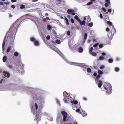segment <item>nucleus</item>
I'll return each mask as SVG.
<instances>
[{
	"label": "nucleus",
	"instance_id": "nucleus-1",
	"mask_svg": "<svg viewBox=\"0 0 124 124\" xmlns=\"http://www.w3.org/2000/svg\"><path fill=\"white\" fill-rule=\"evenodd\" d=\"M20 24L19 20H16L12 24L9 29V31H12L13 30V31H12L13 32V31L14 32L15 31V32H16L17 31V28Z\"/></svg>",
	"mask_w": 124,
	"mask_h": 124
},
{
	"label": "nucleus",
	"instance_id": "nucleus-2",
	"mask_svg": "<svg viewBox=\"0 0 124 124\" xmlns=\"http://www.w3.org/2000/svg\"><path fill=\"white\" fill-rule=\"evenodd\" d=\"M61 113L62 115L63 116V122H65L66 120H68L67 118L68 116V114L67 112L65 111H62L61 112Z\"/></svg>",
	"mask_w": 124,
	"mask_h": 124
},
{
	"label": "nucleus",
	"instance_id": "nucleus-3",
	"mask_svg": "<svg viewBox=\"0 0 124 124\" xmlns=\"http://www.w3.org/2000/svg\"><path fill=\"white\" fill-rule=\"evenodd\" d=\"M63 94L64 96V99H63V100L65 102H67V101L66 100H67L69 101V97L68 96L69 95L65 91L63 93Z\"/></svg>",
	"mask_w": 124,
	"mask_h": 124
},
{
	"label": "nucleus",
	"instance_id": "nucleus-4",
	"mask_svg": "<svg viewBox=\"0 0 124 124\" xmlns=\"http://www.w3.org/2000/svg\"><path fill=\"white\" fill-rule=\"evenodd\" d=\"M103 87L104 90V91L106 92H108V94L110 93H111V91L112 90V88L111 86L109 87V89L108 90V87L106 85L104 86Z\"/></svg>",
	"mask_w": 124,
	"mask_h": 124
},
{
	"label": "nucleus",
	"instance_id": "nucleus-5",
	"mask_svg": "<svg viewBox=\"0 0 124 124\" xmlns=\"http://www.w3.org/2000/svg\"><path fill=\"white\" fill-rule=\"evenodd\" d=\"M31 41L32 42H34V45L36 46H38L39 45V43L38 40H36L33 37L31 38Z\"/></svg>",
	"mask_w": 124,
	"mask_h": 124
},
{
	"label": "nucleus",
	"instance_id": "nucleus-6",
	"mask_svg": "<svg viewBox=\"0 0 124 124\" xmlns=\"http://www.w3.org/2000/svg\"><path fill=\"white\" fill-rule=\"evenodd\" d=\"M6 36H5V37H4V39L3 40V42L2 43V48L3 49V50H4V47L5 46V43L6 42V41L7 40L6 39Z\"/></svg>",
	"mask_w": 124,
	"mask_h": 124
},
{
	"label": "nucleus",
	"instance_id": "nucleus-7",
	"mask_svg": "<svg viewBox=\"0 0 124 124\" xmlns=\"http://www.w3.org/2000/svg\"><path fill=\"white\" fill-rule=\"evenodd\" d=\"M78 22L80 23L81 26L84 25L85 26V21L83 20L82 21H81L80 20H79Z\"/></svg>",
	"mask_w": 124,
	"mask_h": 124
},
{
	"label": "nucleus",
	"instance_id": "nucleus-8",
	"mask_svg": "<svg viewBox=\"0 0 124 124\" xmlns=\"http://www.w3.org/2000/svg\"><path fill=\"white\" fill-rule=\"evenodd\" d=\"M97 81L99 83L98 85V87L99 88H101V87L102 84V81L101 80H97Z\"/></svg>",
	"mask_w": 124,
	"mask_h": 124
},
{
	"label": "nucleus",
	"instance_id": "nucleus-9",
	"mask_svg": "<svg viewBox=\"0 0 124 124\" xmlns=\"http://www.w3.org/2000/svg\"><path fill=\"white\" fill-rule=\"evenodd\" d=\"M3 72L4 73V75L6 77H7L8 78L9 77L10 74L9 73L6 71H4Z\"/></svg>",
	"mask_w": 124,
	"mask_h": 124
},
{
	"label": "nucleus",
	"instance_id": "nucleus-10",
	"mask_svg": "<svg viewBox=\"0 0 124 124\" xmlns=\"http://www.w3.org/2000/svg\"><path fill=\"white\" fill-rule=\"evenodd\" d=\"M74 12V10L71 9H68L67 10V12L69 14L71 13L72 12Z\"/></svg>",
	"mask_w": 124,
	"mask_h": 124
},
{
	"label": "nucleus",
	"instance_id": "nucleus-11",
	"mask_svg": "<svg viewBox=\"0 0 124 124\" xmlns=\"http://www.w3.org/2000/svg\"><path fill=\"white\" fill-rule=\"evenodd\" d=\"M7 56H4L3 58V62H5L6 60H7Z\"/></svg>",
	"mask_w": 124,
	"mask_h": 124
},
{
	"label": "nucleus",
	"instance_id": "nucleus-12",
	"mask_svg": "<svg viewBox=\"0 0 124 124\" xmlns=\"http://www.w3.org/2000/svg\"><path fill=\"white\" fill-rule=\"evenodd\" d=\"M87 37V34L86 33H85L84 34V39L83 40V41L85 42L86 39Z\"/></svg>",
	"mask_w": 124,
	"mask_h": 124
},
{
	"label": "nucleus",
	"instance_id": "nucleus-13",
	"mask_svg": "<svg viewBox=\"0 0 124 124\" xmlns=\"http://www.w3.org/2000/svg\"><path fill=\"white\" fill-rule=\"evenodd\" d=\"M98 74L101 76L103 73V72L100 70H98Z\"/></svg>",
	"mask_w": 124,
	"mask_h": 124
},
{
	"label": "nucleus",
	"instance_id": "nucleus-14",
	"mask_svg": "<svg viewBox=\"0 0 124 124\" xmlns=\"http://www.w3.org/2000/svg\"><path fill=\"white\" fill-rule=\"evenodd\" d=\"M11 47L10 46H9L8 47V49H7V51L6 52V53H8L11 50Z\"/></svg>",
	"mask_w": 124,
	"mask_h": 124
},
{
	"label": "nucleus",
	"instance_id": "nucleus-15",
	"mask_svg": "<svg viewBox=\"0 0 124 124\" xmlns=\"http://www.w3.org/2000/svg\"><path fill=\"white\" fill-rule=\"evenodd\" d=\"M65 22H66V24L67 25H69V20H68V19L67 18H66L65 19Z\"/></svg>",
	"mask_w": 124,
	"mask_h": 124
},
{
	"label": "nucleus",
	"instance_id": "nucleus-16",
	"mask_svg": "<svg viewBox=\"0 0 124 124\" xmlns=\"http://www.w3.org/2000/svg\"><path fill=\"white\" fill-rule=\"evenodd\" d=\"M78 50L80 53H81L83 51V49L81 47H79L78 49Z\"/></svg>",
	"mask_w": 124,
	"mask_h": 124
},
{
	"label": "nucleus",
	"instance_id": "nucleus-17",
	"mask_svg": "<svg viewBox=\"0 0 124 124\" xmlns=\"http://www.w3.org/2000/svg\"><path fill=\"white\" fill-rule=\"evenodd\" d=\"M33 98L34 99H37V100H38V99L37 98V95L35 94H33Z\"/></svg>",
	"mask_w": 124,
	"mask_h": 124
},
{
	"label": "nucleus",
	"instance_id": "nucleus-18",
	"mask_svg": "<svg viewBox=\"0 0 124 124\" xmlns=\"http://www.w3.org/2000/svg\"><path fill=\"white\" fill-rule=\"evenodd\" d=\"M108 61L109 63H111L113 62V60L112 58H110L108 60Z\"/></svg>",
	"mask_w": 124,
	"mask_h": 124
},
{
	"label": "nucleus",
	"instance_id": "nucleus-19",
	"mask_svg": "<svg viewBox=\"0 0 124 124\" xmlns=\"http://www.w3.org/2000/svg\"><path fill=\"white\" fill-rule=\"evenodd\" d=\"M7 66L8 68L10 69L13 68V66L12 65H11L9 64H8Z\"/></svg>",
	"mask_w": 124,
	"mask_h": 124
},
{
	"label": "nucleus",
	"instance_id": "nucleus-20",
	"mask_svg": "<svg viewBox=\"0 0 124 124\" xmlns=\"http://www.w3.org/2000/svg\"><path fill=\"white\" fill-rule=\"evenodd\" d=\"M74 18L76 20H77L78 21L79 20H80V19H79L78 16L77 15L75 16Z\"/></svg>",
	"mask_w": 124,
	"mask_h": 124
},
{
	"label": "nucleus",
	"instance_id": "nucleus-21",
	"mask_svg": "<svg viewBox=\"0 0 124 124\" xmlns=\"http://www.w3.org/2000/svg\"><path fill=\"white\" fill-rule=\"evenodd\" d=\"M47 28L48 29V30L49 31L52 28V27L51 26L48 25H47Z\"/></svg>",
	"mask_w": 124,
	"mask_h": 124
},
{
	"label": "nucleus",
	"instance_id": "nucleus-22",
	"mask_svg": "<svg viewBox=\"0 0 124 124\" xmlns=\"http://www.w3.org/2000/svg\"><path fill=\"white\" fill-rule=\"evenodd\" d=\"M56 42L58 44H60L61 43V41L60 40L58 39H56L55 40Z\"/></svg>",
	"mask_w": 124,
	"mask_h": 124
},
{
	"label": "nucleus",
	"instance_id": "nucleus-23",
	"mask_svg": "<svg viewBox=\"0 0 124 124\" xmlns=\"http://www.w3.org/2000/svg\"><path fill=\"white\" fill-rule=\"evenodd\" d=\"M93 25V23L91 22L88 23V26L90 27H92Z\"/></svg>",
	"mask_w": 124,
	"mask_h": 124
},
{
	"label": "nucleus",
	"instance_id": "nucleus-24",
	"mask_svg": "<svg viewBox=\"0 0 124 124\" xmlns=\"http://www.w3.org/2000/svg\"><path fill=\"white\" fill-rule=\"evenodd\" d=\"M14 56H17L19 55V53L17 52H15L14 54Z\"/></svg>",
	"mask_w": 124,
	"mask_h": 124
},
{
	"label": "nucleus",
	"instance_id": "nucleus-25",
	"mask_svg": "<svg viewBox=\"0 0 124 124\" xmlns=\"http://www.w3.org/2000/svg\"><path fill=\"white\" fill-rule=\"evenodd\" d=\"M107 24H108L109 25L111 26L112 25V23L109 21H108L107 22Z\"/></svg>",
	"mask_w": 124,
	"mask_h": 124
},
{
	"label": "nucleus",
	"instance_id": "nucleus-26",
	"mask_svg": "<svg viewBox=\"0 0 124 124\" xmlns=\"http://www.w3.org/2000/svg\"><path fill=\"white\" fill-rule=\"evenodd\" d=\"M104 59V57L102 56H100L99 58V60H103Z\"/></svg>",
	"mask_w": 124,
	"mask_h": 124
},
{
	"label": "nucleus",
	"instance_id": "nucleus-27",
	"mask_svg": "<svg viewBox=\"0 0 124 124\" xmlns=\"http://www.w3.org/2000/svg\"><path fill=\"white\" fill-rule=\"evenodd\" d=\"M87 71L88 72L90 73L91 71V69L89 68H88L87 69Z\"/></svg>",
	"mask_w": 124,
	"mask_h": 124
},
{
	"label": "nucleus",
	"instance_id": "nucleus-28",
	"mask_svg": "<svg viewBox=\"0 0 124 124\" xmlns=\"http://www.w3.org/2000/svg\"><path fill=\"white\" fill-rule=\"evenodd\" d=\"M25 8V5H21L20 7V8H21V9H23L24 8Z\"/></svg>",
	"mask_w": 124,
	"mask_h": 124
},
{
	"label": "nucleus",
	"instance_id": "nucleus-29",
	"mask_svg": "<svg viewBox=\"0 0 124 124\" xmlns=\"http://www.w3.org/2000/svg\"><path fill=\"white\" fill-rule=\"evenodd\" d=\"M91 54L93 56H96L97 55L96 53L95 52H92Z\"/></svg>",
	"mask_w": 124,
	"mask_h": 124
},
{
	"label": "nucleus",
	"instance_id": "nucleus-30",
	"mask_svg": "<svg viewBox=\"0 0 124 124\" xmlns=\"http://www.w3.org/2000/svg\"><path fill=\"white\" fill-rule=\"evenodd\" d=\"M101 76L99 74L98 75L96 76V80H98V79L101 77Z\"/></svg>",
	"mask_w": 124,
	"mask_h": 124
},
{
	"label": "nucleus",
	"instance_id": "nucleus-31",
	"mask_svg": "<svg viewBox=\"0 0 124 124\" xmlns=\"http://www.w3.org/2000/svg\"><path fill=\"white\" fill-rule=\"evenodd\" d=\"M119 68L116 67L115 69V71L116 72H117L119 71Z\"/></svg>",
	"mask_w": 124,
	"mask_h": 124
},
{
	"label": "nucleus",
	"instance_id": "nucleus-32",
	"mask_svg": "<svg viewBox=\"0 0 124 124\" xmlns=\"http://www.w3.org/2000/svg\"><path fill=\"white\" fill-rule=\"evenodd\" d=\"M78 102L77 101H73V103L74 104H77L78 103Z\"/></svg>",
	"mask_w": 124,
	"mask_h": 124
},
{
	"label": "nucleus",
	"instance_id": "nucleus-33",
	"mask_svg": "<svg viewBox=\"0 0 124 124\" xmlns=\"http://www.w3.org/2000/svg\"><path fill=\"white\" fill-rule=\"evenodd\" d=\"M81 114L83 116H85L86 114V113L85 112H81Z\"/></svg>",
	"mask_w": 124,
	"mask_h": 124
},
{
	"label": "nucleus",
	"instance_id": "nucleus-34",
	"mask_svg": "<svg viewBox=\"0 0 124 124\" xmlns=\"http://www.w3.org/2000/svg\"><path fill=\"white\" fill-rule=\"evenodd\" d=\"M46 38L47 40H49L50 39V36L49 35H47L46 37Z\"/></svg>",
	"mask_w": 124,
	"mask_h": 124
},
{
	"label": "nucleus",
	"instance_id": "nucleus-35",
	"mask_svg": "<svg viewBox=\"0 0 124 124\" xmlns=\"http://www.w3.org/2000/svg\"><path fill=\"white\" fill-rule=\"evenodd\" d=\"M87 21L88 22H90L91 21V19L90 17H88V18H87Z\"/></svg>",
	"mask_w": 124,
	"mask_h": 124
},
{
	"label": "nucleus",
	"instance_id": "nucleus-36",
	"mask_svg": "<svg viewBox=\"0 0 124 124\" xmlns=\"http://www.w3.org/2000/svg\"><path fill=\"white\" fill-rule=\"evenodd\" d=\"M56 101L58 104L59 105H60V103L59 100H58L57 99L56 100Z\"/></svg>",
	"mask_w": 124,
	"mask_h": 124
},
{
	"label": "nucleus",
	"instance_id": "nucleus-37",
	"mask_svg": "<svg viewBox=\"0 0 124 124\" xmlns=\"http://www.w3.org/2000/svg\"><path fill=\"white\" fill-rule=\"evenodd\" d=\"M104 68L105 66L104 65H102L100 67V69H103Z\"/></svg>",
	"mask_w": 124,
	"mask_h": 124
},
{
	"label": "nucleus",
	"instance_id": "nucleus-38",
	"mask_svg": "<svg viewBox=\"0 0 124 124\" xmlns=\"http://www.w3.org/2000/svg\"><path fill=\"white\" fill-rule=\"evenodd\" d=\"M93 47H90L89 49L90 52H92L93 50Z\"/></svg>",
	"mask_w": 124,
	"mask_h": 124
},
{
	"label": "nucleus",
	"instance_id": "nucleus-39",
	"mask_svg": "<svg viewBox=\"0 0 124 124\" xmlns=\"http://www.w3.org/2000/svg\"><path fill=\"white\" fill-rule=\"evenodd\" d=\"M35 106L36 109V110H37L38 108V105L36 103L35 104Z\"/></svg>",
	"mask_w": 124,
	"mask_h": 124
},
{
	"label": "nucleus",
	"instance_id": "nucleus-40",
	"mask_svg": "<svg viewBox=\"0 0 124 124\" xmlns=\"http://www.w3.org/2000/svg\"><path fill=\"white\" fill-rule=\"evenodd\" d=\"M92 4V2H88L87 3V5H90Z\"/></svg>",
	"mask_w": 124,
	"mask_h": 124
},
{
	"label": "nucleus",
	"instance_id": "nucleus-41",
	"mask_svg": "<svg viewBox=\"0 0 124 124\" xmlns=\"http://www.w3.org/2000/svg\"><path fill=\"white\" fill-rule=\"evenodd\" d=\"M110 31L109 28H108L107 27L106 29V31L107 32H109Z\"/></svg>",
	"mask_w": 124,
	"mask_h": 124
},
{
	"label": "nucleus",
	"instance_id": "nucleus-42",
	"mask_svg": "<svg viewBox=\"0 0 124 124\" xmlns=\"http://www.w3.org/2000/svg\"><path fill=\"white\" fill-rule=\"evenodd\" d=\"M98 45V43H96L94 45H93V46L94 47H96Z\"/></svg>",
	"mask_w": 124,
	"mask_h": 124
},
{
	"label": "nucleus",
	"instance_id": "nucleus-43",
	"mask_svg": "<svg viewBox=\"0 0 124 124\" xmlns=\"http://www.w3.org/2000/svg\"><path fill=\"white\" fill-rule=\"evenodd\" d=\"M108 3H106L104 5L106 7H107L108 6Z\"/></svg>",
	"mask_w": 124,
	"mask_h": 124
},
{
	"label": "nucleus",
	"instance_id": "nucleus-44",
	"mask_svg": "<svg viewBox=\"0 0 124 124\" xmlns=\"http://www.w3.org/2000/svg\"><path fill=\"white\" fill-rule=\"evenodd\" d=\"M67 35L68 36H69L70 35V32L69 31H67Z\"/></svg>",
	"mask_w": 124,
	"mask_h": 124
},
{
	"label": "nucleus",
	"instance_id": "nucleus-45",
	"mask_svg": "<svg viewBox=\"0 0 124 124\" xmlns=\"http://www.w3.org/2000/svg\"><path fill=\"white\" fill-rule=\"evenodd\" d=\"M106 1V2H107L109 4L110 3V1L109 0H105Z\"/></svg>",
	"mask_w": 124,
	"mask_h": 124
},
{
	"label": "nucleus",
	"instance_id": "nucleus-46",
	"mask_svg": "<svg viewBox=\"0 0 124 124\" xmlns=\"http://www.w3.org/2000/svg\"><path fill=\"white\" fill-rule=\"evenodd\" d=\"M100 17L101 19H102L103 18V16L101 14H100Z\"/></svg>",
	"mask_w": 124,
	"mask_h": 124
},
{
	"label": "nucleus",
	"instance_id": "nucleus-47",
	"mask_svg": "<svg viewBox=\"0 0 124 124\" xmlns=\"http://www.w3.org/2000/svg\"><path fill=\"white\" fill-rule=\"evenodd\" d=\"M102 9L104 12H106V10L104 8H102Z\"/></svg>",
	"mask_w": 124,
	"mask_h": 124
},
{
	"label": "nucleus",
	"instance_id": "nucleus-48",
	"mask_svg": "<svg viewBox=\"0 0 124 124\" xmlns=\"http://www.w3.org/2000/svg\"><path fill=\"white\" fill-rule=\"evenodd\" d=\"M103 46V45L102 44H100L99 45V47L100 48H102Z\"/></svg>",
	"mask_w": 124,
	"mask_h": 124
},
{
	"label": "nucleus",
	"instance_id": "nucleus-49",
	"mask_svg": "<svg viewBox=\"0 0 124 124\" xmlns=\"http://www.w3.org/2000/svg\"><path fill=\"white\" fill-rule=\"evenodd\" d=\"M80 110L79 109H77L76 110V111L77 112H79Z\"/></svg>",
	"mask_w": 124,
	"mask_h": 124
},
{
	"label": "nucleus",
	"instance_id": "nucleus-50",
	"mask_svg": "<svg viewBox=\"0 0 124 124\" xmlns=\"http://www.w3.org/2000/svg\"><path fill=\"white\" fill-rule=\"evenodd\" d=\"M15 6L14 5H12L11 6V7L13 9L15 8Z\"/></svg>",
	"mask_w": 124,
	"mask_h": 124
},
{
	"label": "nucleus",
	"instance_id": "nucleus-51",
	"mask_svg": "<svg viewBox=\"0 0 124 124\" xmlns=\"http://www.w3.org/2000/svg\"><path fill=\"white\" fill-rule=\"evenodd\" d=\"M71 22L72 23H74V20L73 19H71Z\"/></svg>",
	"mask_w": 124,
	"mask_h": 124
},
{
	"label": "nucleus",
	"instance_id": "nucleus-52",
	"mask_svg": "<svg viewBox=\"0 0 124 124\" xmlns=\"http://www.w3.org/2000/svg\"><path fill=\"white\" fill-rule=\"evenodd\" d=\"M108 12L110 13L111 12V10L110 9H109L108 10Z\"/></svg>",
	"mask_w": 124,
	"mask_h": 124
},
{
	"label": "nucleus",
	"instance_id": "nucleus-53",
	"mask_svg": "<svg viewBox=\"0 0 124 124\" xmlns=\"http://www.w3.org/2000/svg\"><path fill=\"white\" fill-rule=\"evenodd\" d=\"M43 21H44V22H46V20L45 18H43Z\"/></svg>",
	"mask_w": 124,
	"mask_h": 124
},
{
	"label": "nucleus",
	"instance_id": "nucleus-54",
	"mask_svg": "<svg viewBox=\"0 0 124 124\" xmlns=\"http://www.w3.org/2000/svg\"><path fill=\"white\" fill-rule=\"evenodd\" d=\"M46 20H50V19H49V17H46Z\"/></svg>",
	"mask_w": 124,
	"mask_h": 124
},
{
	"label": "nucleus",
	"instance_id": "nucleus-55",
	"mask_svg": "<svg viewBox=\"0 0 124 124\" xmlns=\"http://www.w3.org/2000/svg\"><path fill=\"white\" fill-rule=\"evenodd\" d=\"M9 17H11L12 16V15H11V14L10 13H9Z\"/></svg>",
	"mask_w": 124,
	"mask_h": 124
},
{
	"label": "nucleus",
	"instance_id": "nucleus-56",
	"mask_svg": "<svg viewBox=\"0 0 124 124\" xmlns=\"http://www.w3.org/2000/svg\"><path fill=\"white\" fill-rule=\"evenodd\" d=\"M93 75L94 76H97V73H94L93 74Z\"/></svg>",
	"mask_w": 124,
	"mask_h": 124
},
{
	"label": "nucleus",
	"instance_id": "nucleus-57",
	"mask_svg": "<svg viewBox=\"0 0 124 124\" xmlns=\"http://www.w3.org/2000/svg\"><path fill=\"white\" fill-rule=\"evenodd\" d=\"M83 99L84 100H85V101H86L87 100V98H85V97H84L83 98Z\"/></svg>",
	"mask_w": 124,
	"mask_h": 124
},
{
	"label": "nucleus",
	"instance_id": "nucleus-58",
	"mask_svg": "<svg viewBox=\"0 0 124 124\" xmlns=\"http://www.w3.org/2000/svg\"><path fill=\"white\" fill-rule=\"evenodd\" d=\"M11 1L12 2H15L16 1V0H11Z\"/></svg>",
	"mask_w": 124,
	"mask_h": 124
},
{
	"label": "nucleus",
	"instance_id": "nucleus-59",
	"mask_svg": "<svg viewBox=\"0 0 124 124\" xmlns=\"http://www.w3.org/2000/svg\"><path fill=\"white\" fill-rule=\"evenodd\" d=\"M38 0H32V2H36L38 1Z\"/></svg>",
	"mask_w": 124,
	"mask_h": 124
},
{
	"label": "nucleus",
	"instance_id": "nucleus-60",
	"mask_svg": "<svg viewBox=\"0 0 124 124\" xmlns=\"http://www.w3.org/2000/svg\"><path fill=\"white\" fill-rule=\"evenodd\" d=\"M71 14L73 15H75L76 14V13H72Z\"/></svg>",
	"mask_w": 124,
	"mask_h": 124
},
{
	"label": "nucleus",
	"instance_id": "nucleus-61",
	"mask_svg": "<svg viewBox=\"0 0 124 124\" xmlns=\"http://www.w3.org/2000/svg\"><path fill=\"white\" fill-rule=\"evenodd\" d=\"M102 55H103V56L105 55V53H104V52L102 53Z\"/></svg>",
	"mask_w": 124,
	"mask_h": 124
},
{
	"label": "nucleus",
	"instance_id": "nucleus-62",
	"mask_svg": "<svg viewBox=\"0 0 124 124\" xmlns=\"http://www.w3.org/2000/svg\"><path fill=\"white\" fill-rule=\"evenodd\" d=\"M95 0H91V2H92L95 1Z\"/></svg>",
	"mask_w": 124,
	"mask_h": 124
},
{
	"label": "nucleus",
	"instance_id": "nucleus-63",
	"mask_svg": "<svg viewBox=\"0 0 124 124\" xmlns=\"http://www.w3.org/2000/svg\"><path fill=\"white\" fill-rule=\"evenodd\" d=\"M45 15L46 16H48V14L47 13H46L45 14Z\"/></svg>",
	"mask_w": 124,
	"mask_h": 124
},
{
	"label": "nucleus",
	"instance_id": "nucleus-64",
	"mask_svg": "<svg viewBox=\"0 0 124 124\" xmlns=\"http://www.w3.org/2000/svg\"><path fill=\"white\" fill-rule=\"evenodd\" d=\"M86 17H84V20H83L85 21V20H86Z\"/></svg>",
	"mask_w": 124,
	"mask_h": 124
}]
</instances>
